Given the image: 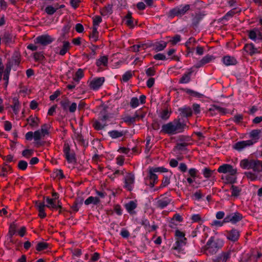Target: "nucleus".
<instances>
[{
    "label": "nucleus",
    "mask_w": 262,
    "mask_h": 262,
    "mask_svg": "<svg viewBox=\"0 0 262 262\" xmlns=\"http://www.w3.org/2000/svg\"><path fill=\"white\" fill-rule=\"evenodd\" d=\"M186 126V124L182 122L181 119L178 117L172 121L163 124L161 132L169 135H176L183 133Z\"/></svg>",
    "instance_id": "1"
},
{
    "label": "nucleus",
    "mask_w": 262,
    "mask_h": 262,
    "mask_svg": "<svg viewBox=\"0 0 262 262\" xmlns=\"http://www.w3.org/2000/svg\"><path fill=\"white\" fill-rule=\"evenodd\" d=\"M224 245V241L215 236H211L204 246V253L207 255L215 254Z\"/></svg>",
    "instance_id": "2"
},
{
    "label": "nucleus",
    "mask_w": 262,
    "mask_h": 262,
    "mask_svg": "<svg viewBox=\"0 0 262 262\" xmlns=\"http://www.w3.org/2000/svg\"><path fill=\"white\" fill-rule=\"evenodd\" d=\"M190 9L189 5H180L172 9L168 12V17L173 18L175 16L182 17Z\"/></svg>",
    "instance_id": "3"
},
{
    "label": "nucleus",
    "mask_w": 262,
    "mask_h": 262,
    "mask_svg": "<svg viewBox=\"0 0 262 262\" xmlns=\"http://www.w3.org/2000/svg\"><path fill=\"white\" fill-rule=\"evenodd\" d=\"M154 167L150 168L147 177L145 178V183L146 185L149 186L151 188L154 187L155 184L158 182V176L155 173L156 172L154 171Z\"/></svg>",
    "instance_id": "4"
},
{
    "label": "nucleus",
    "mask_w": 262,
    "mask_h": 262,
    "mask_svg": "<svg viewBox=\"0 0 262 262\" xmlns=\"http://www.w3.org/2000/svg\"><path fill=\"white\" fill-rule=\"evenodd\" d=\"M233 252L232 250L222 251L217 256L212 258V262H227L231 258Z\"/></svg>",
    "instance_id": "5"
},
{
    "label": "nucleus",
    "mask_w": 262,
    "mask_h": 262,
    "mask_svg": "<svg viewBox=\"0 0 262 262\" xmlns=\"http://www.w3.org/2000/svg\"><path fill=\"white\" fill-rule=\"evenodd\" d=\"M243 218V215L238 212L230 213L224 217V222L227 223L230 222L232 224H235L241 221Z\"/></svg>",
    "instance_id": "6"
},
{
    "label": "nucleus",
    "mask_w": 262,
    "mask_h": 262,
    "mask_svg": "<svg viewBox=\"0 0 262 262\" xmlns=\"http://www.w3.org/2000/svg\"><path fill=\"white\" fill-rule=\"evenodd\" d=\"M54 40V38L48 34H43L37 36L35 39V42L43 46H46L51 43Z\"/></svg>",
    "instance_id": "7"
},
{
    "label": "nucleus",
    "mask_w": 262,
    "mask_h": 262,
    "mask_svg": "<svg viewBox=\"0 0 262 262\" xmlns=\"http://www.w3.org/2000/svg\"><path fill=\"white\" fill-rule=\"evenodd\" d=\"M255 143V141H253V140L238 141L233 145V148L238 152H241L247 147L252 146Z\"/></svg>",
    "instance_id": "8"
},
{
    "label": "nucleus",
    "mask_w": 262,
    "mask_h": 262,
    "mask_svg": "<svg viewBox=\"0 0 262 262\" xmlns=\"http://www.w3.org/2000/svg\"><path fill=\"white\" fill-rule=\"evenodd\" d=\"M135 183V176L132 173H127L124 178V187L129 191H131Z\"/></svg>",
    "instance_id": "9"
},
{
    "label": "nucleus",
    "mask_w": 262,
    "mask_h": 262,
    "mask_svg": "<svg viewBox=\"0 0 262 262\" xmlns=\"http://www.w3.org/2000/svg\"><path fill=\"white\" fill-rule=\"evenodd\" d=\"M219 173H228L231 175L236 174L237 170L233 167L228 164H224L221 165L217 169Z\"/></svg>",
    "instance_id": "10"
},
{
    "label": "nucleus",
    "mask_w": 262,
    "mask_h": 262,
    "mask_svg": "<svg viewBox=\"0 0 262 262\" xmlns=\"http://www.w3.org/2000/svg\"><path fill=\"white\" fill-rule=\"evenodd\" d=\"M108 118L107 115H104L102 116L98 120H95L93 123V127L96 130H101L107 126L106 120Z\"/></svg>",
    "instance_id": "11"
},
{
    "label": "nucleus",
    "mask_w": 262,
    "mask_h": 262,
    "mask_svg": "<svg viewBox=\"0 0 262 262\" xmlns=\"http://www.w3.org/2000/svg\"><path fill=\"white\" fill-rule=\"evenodd\" d=\"M63 39H62V37H59L57 40V42H61L63 43L61 49L59 50V48H55L56 53L61 56L64 55L70 48V43L69 41L63 40Z\"/></svg>",
    "instance_id": "12"
},
{
    "label": "nucleus",
    "mask_w": 262,
    "mask_h": 262,
    "mask_svg": "<svg viewBox=\"0 0 262 262\" xmlns=\"http://www.w3.org/2000/svg\"><path fill=\"white\" fill-rule=\"evenodd\" d=\"M104 77H98L94 78L90 83V88L93 90H98L104 82Z\"/></svg>",
    "instance_id": "13"
},
{
    "label": "nucleus",
    "mask_w": 262,
    "mask_h": 262,
    "mask_svg": "<svg viewBox=\"0 0 262 262\" xmlns=\"http://www.w3.org/2000/svg\"><path fill=\"white\" fill-rule=\"evenodd\" d=\"M248 36L254 41L262 39V34L258 29L254 28L249 31Z\"/></svg>",
    "instance_id": "14"
},
{
    "label": "nucleus",
    "mask_w": 262,
    "mask_h": 262,
    "mask_svg": "<svg viewBox=\"0 0 262 262\" xmlns=\"http://www.w3.org/2000/svg\"><path fill=\"white\" fill-rule=\"evenodd\" d=\"M46 201L47 204L46 206L50 209L58 210L61 208L59 201H57V203H56L54 199H51L49 197L46 198Z\"/></svg>",
    "instance_id": "15"
},
{
    "label": "nucleus",
    "mask_w": 262,
    "mask_h": 262,
    "mask_svg": "<svg viewBox=\"0 0 262 262\" xmlns=\"http://www.w3.org/2000/svg\"><path fill=\"white\" fill-rule=\"evenodd\" d=\"M214 59V57L213 56L211 55H207L205 56L203 58L200 60L198 62H197L194 67L196 68H199L203 67L204 65L210 62L213 60Z\"/></svg>",
    "instance_id": "16"
},
{
    "label": "nucleus",
    "mask_w": 262,
    "mask_h": 262,
    "mask_svg": "<svg viewBox=\"0 0 262 262\" xmlns=\"http://www.w3.org/2000/svg\"><path fill=\"white\" fill-rule=\"evenodd\" d=\"M227 238L232 242H236L239 237V232L238 230L233 229L230 231H227Z\"/></svg>",
    "instance_id": "17"
},
{
    "label": "nucleus",
    "mask_w": 262,
    "mask_h": 262,
    "mask_svg": "<svg viewBox=\"0 0 262 262\" xmlns=\"http://www.w3.org/2000/svg\"><path fill=\"white\" fill-rule=\"evenodd\" d=\"M186 241L181 239H176L175 243L173 244L172 249L177 251L178 253H184L183 247L185 246L186 244Z\"/></svg>",
    "instance_id": "18"
},
{
    "label": "nucleus",
    "mask_w": 262,
    "mask_h": 262,
    "mask_svg": "<svg viewBox=\"0 0 262 262\" xmlns=\"http://www.w3.org/2000/svg\"><path fill=\"white\" fill-rule=\"evenodd\" d=\"M17 229V225L14 223H13L10 224L9 232L8 234V240L10 241V242L14 243V240L13 238V236L16 233Z\"/></svg>",
    "instance_id": "19"
},
{
    "label": "nucleus",
    "mask_w": 262,
    "mask_h": 262,
    "mask_svg": "<svg viewBox=\"0 0 262 262\" xmlns=\"http://www.w3.org/2000/svg\"><path fill=\"white\" fill-rule=\"evenodd\" d=\"M254 160L243 159L240 162V166L245 169H252L254 166Z\"/></svg>",
    "instance_id": "20"
},
{
    "label": "nucleus",
    "mask_w": 262,
    "mask_h": 262,
    "mask_svg": "<svg viewBox=\"0 0 262 262\" xmlns=\"http://www.w3.org/2000/svg\"><path fill=\"white\" fill-rule=\"evenodd\" d=\"M2 39L3 42L6 44L12 43L14 41L13 35L8 31H5L2 35Z\"/></svg>",
    "instance_id": "21"
},
{
    "label": "nucleus",
    "mask_w": 262,
    "mask_h": 262,
    "mask_svg": "<svg viewBox=\"0 0 262 262\" xmlns=\"http://www.w3.org/2000/svg\"><path fill=\"white\" fill-rule=\"evenodd\" d=\"M180 112V116L183 117H188L192 115V112L191 108L189 107L184 106L180 107L178 110Z\"/></svg>",
    "instance_id": "22"
},
{
    "label": "nucleus",
    "mask_w": 262,
    "mask_h": 262,
    "mask_svg": "<svg viewBox=\"0 0 262 262\" xmlns=\"http://www.w3.org/2000/svg\"><path fill=\"white\" fill-rule=\"evenodd\" d=\"M245 51L248 53L250 55L259 53L258 49L255 48L253 43H248L245 45L244 47Z\"/></svg>",
    "instance_id": "23"
},
{
    "label": "nucleus",
    "mask_w": 262,
    "mask_h": 262,
    "mask_svg": "<svg viewBox=\"0 0 262 262\" xmlns=\"http://www.w3.org/2000/svg\"><path fill=\"white\" fill-rule=\"evenodd\" d=\"M222 61L227 66L235 65L237 62L236 59L234 57L229 55L224 56L222 59Z\"/></svg>",
    "instance_id": "24"
},
{
    "label": "nucleus",
    "mask_w": 262,
    "mask_h": 262,
    "mask_svg": "<svg viewBox=\"0 0 262 262\" xmlns=\"http://www.w3.org/2000/svg\"><path fill=\"white\" fill-rule=\"evenodd\" d=\"M167 43L164 41L156 42L153 44L154 50L156 52L163 51L167 46Z\"/></svg>",
    "instance_id": "25"
},
{
    "label": "nucleus",
    "mask_w": 262,
    "mask_h": 262,
    "mask_svg": "<svg viewBox=\"0 0 262 262\" xmlns=\"http://www.w3.org/2000/svg\"><path fill=\"white\" fill-rule=\"evenodd\" d=\"M11 107L12 108L15 114H18L19 111L20 104L18 99L16 97L12 99V105H11Z\"/></svg>",
    "instance_id": "26"
},
{
    "label": "nucleus",
    "mask_w": 262,
    "mask_h": 262,
    "mask_svg": "<svg viewBox=\"0 0 262 262\" xmlns=\"http://www.w3.org/2000/svg\"><path fill=\"white\" fill-rule=\"evenodd\" d=\"M137 204L133 201H129L125 205V209L129 214H133L134 209L137 207Z\"/></svg>",
    "instance_id": "27"
},
{
    "label": "nucleus",
    "mask_w": 262,
    "mask_h": 262,
    "mask_svg": "<svg viewBox=\"0 0 262 262\" xmlns=\"http://www.w3.org/2000/svg\"><path fill=\"white\" fill-rule=\"evenodd\" d=\"M171 200L168 198L159 200L157 201V206L160 209H164L170 204Z\"/></svg>",
    "instance_id": "28"
},
{
    "label": "nucleus",
    "mask_w": 262,
    "mask_h": 262,
    "mask_svg": "<svg viewBox=\"0 0 262 262\" xmlns=\"http://www.w3.org/2000/svg\"><path fill=\"white\" fill-rule=\"evenodd\" d=\"M193 71L191 70L186 73H185L180 79V83H188L190 80V76Z\"/></svg>",
    "instance_id": "29"
},
{
    "label": "nucleus",
    "mask_w": 262,
    "mask_h": 262,
    "mask_svg": "<svg viewBox=\"0 0 262 262\" xmlns=\"http://www.w3.org/2000/svg\"><path fill=\"white\" fill-rule=\"evenodd\" d=\"M260 132L261 130L260 129H253L249 133V137L252 138L251 140L255 141L256 143L259 138V135Z\"/></svg>",
    "instance_id": "30"
},
{
    "label": "nucleus",
    "mask_w": 262,
    "mask_h": 262,
    "mask_svg": "<svg viewBox=\"0 0 262 262\" xmlns=\"http://www.w3.org/2000/svg\"><path fill=\"white\" fill-rule=\"evenodd\" d=\"M99 202L100 200L98 198L91 196L85 200V201H84V204L86 205H89L91 204H93L94 205H97Z\"/></svg>",
    "instance_id": "31"
},
{
    "label": "nucleus",
    "mask_w": 262,
    "mask_h": 262,
    "mask_svg": "<svg viewBox=\"0 0 262 262\" xmlns=\"http://www.w3.org/2000/svg\"><path fill=\"white\" fill-rule=\"evenodd\" d=\"M108 63V58L106 56H101L100 58L97 60L96 64L97 67H101L102 66H106Z\"/></svg>",
    "instance_id": "32"
},
{
    "label": "nucleus",
    "mask_w": 262,
    "mask_h": 262,
    "mask_svg": "<svg viewBox=\"0 0 262 262\" xmlns=\"http://www.w3.org/2000/svg\"><path fill=\"white\" fill-rule=\"evenodd\" d=\"M109 136L113 139H116L121 137L123 136L124 134L122 131H118L117 130H113L110 131L108 133Z\"/></svg>",
    "instance_id": "33"
},
{
    "label": "nucleus",
    "mask_w": 262,
    "mask_h": 262,
    "mask_svg": "<svg viewBox=\"0 0 262 262\" xmlns=\"http://www.w3.org/2000/svg\"><path fill=\"white\" fill-rule=\"evenodd\" d=\"M214 172V170H211L208 167H205L202 170V174L207 179L211 178Z\"/></svg>",
    "instance_id": "34"
},
{
    "label": "nucleus",
    "mask_w": 262,
    "mask_h": 262,
    "mask_svg": "<svg viewBox=\"0 0 262 262\" xmlns=\"http://www.w3.org/2000/svg\"><path fill=\"white\" fill-rule=\"evenodd\" d=\"M84 76L83 70L81 69H79L76 72L75 77H74L73 80L77 84L79 83V80Z\"/></svg>",
    "instance_id": "35"
},
{
    "label": "nucleus",
    "mask_w": 262,
    "mask_h": 262,
    "mask_svg": "<svg viewBox=\"0 0 262 262\" xmlns=\"http://www.w3.org/2000/svg\"><path fill=\"white\" fill-rule=\"evenodd\" d=\"M231 196L237 197L239 195L240 192H241L242 189L238 187V186L235 185H231Z\"/></svg>",
    "instance_id": "36"
},
{
    "label": "nucleus",
    "mask_w": 262,
    "mask_h": 262,
    "mask_svg": "<svg viewBox=\"0 0 262 262\" xmlns=\"http://www.w3.org/2000/svg\"><path fill=\"white\" fill-rule=\"evenodd\" d=\"M254 166H252V169L256 172L262 171V161L254 160Z\"/></svg>",
    "instance_id": "37"
},
{
    "label": "nucleus",
    "mask_w": 262,
    "mask_h": 262,
    "mask_svg": "<svg viewBox=\"0 0 262 262\" xmlns=\"http://www.w3.org/2000/svg\"><path fill=\"white\" fill-rule=\"evenodd\" d=\"M210 112H217L225 114L226 112V110L223 107H220L216 105H213L211 108H209Z\"/></svg>",
    "instance_id": "38"
},
{
    "label": "nucleus",
    "mask_w": 262,
    "mask_h": 262,
    "mask_svg": "<svg viewBox=\"0 0 262 262\" xmlns=\"http://www.w3.org/2000/svg\"><path fill=\"white\" fill-rule=\"evenodd\" d=\"M171 112L167 109L163 110L159 115V117L163 120H167L170 116Z\"/></svg>",
    "instance_id": "39"
},
{
    "label": "nucleus",
    "mask_w": 262,
    "mask_h": 262,
    "mask_svg": "<svg viewBox=\"0 0 262 262\" xmlns=\"http://www.w3.org/2000/svg\"><path fill=\"white\" fill-rule=\"evenodd\" d=\"M20 58L18 56L13 57L11 60L9 62V64L13 67H17L20 63Z\"/></svg>",
    "instance_id": "40"
},
{
    "label": "nucleus",
    "mask_w": 262,
    "mask_h": 262,
    "mask_svg": "<svg viewBox=\"0 0 262 262\" xmlns=\"http://www.w3.org/2000/svg\"><path fill=\"white\" fill-rule=\"evenodd\" d=\"M28 122L30 125L35 127L38 125L39 119L37 117H30L27 119Z\"/></svg>",
    "instance_id": "41"
},
{
    "label": "nucleus",
    "mask_w": 262,
    "mask_h": 262,
    "mask_svg": "<svg viewBox=\"0 0 262 262\" xmlns=\"http://www.w3.org/2000/svg\"><path fill=\"white\" fill-rule=\"evenodd\" d=\"M112 13V7L111 5H108L105 7L101 11V14L103 16H105L108 14H111Z\"/></svg>",
    "instance_id": "42"
},
{
    "label": "nucleus",
    "mask_w": 262,
    "mask_h": 262,
    "mask_svg": "<svg viewBox=\"0 0 262 262\" xmlns=\"http://www.w3.org/2000/svg\"><path fill=\"white\" fill-rule=\"evenodd\" d=\"M71 28V25L70 23H68L67 24L64 25L62 29V35L60 37H62V39H64L65 35L69 33Z\"/></svg>",
    "instance_id": "43"
},
{
    "label": "nucleus",
    "mask_w": 262,
    "mask_h": 262,
    "mask_svg": "<svg viewBox=\"0 0 262 262\" xmlns=\"http://www.w3.org/2000/svg\"><path fill=\"white\" fill-rule=\"evenodd\" d=\"M65 157L69 163H73L76 162V158L74 154L70 152L69 154L66 155Z\"/></svg>",
    "instance_id": "44"
},
{
    "label": "nucleus",
    "mask_w": 262,
    "mask_h": 262,
    "mask_svg": "<svg viewBox=\"0 0 262 262\" xmlns=\"http://www.w3.org/2000/svg\"><path fill=\"white\" fill-rule=\"evenodd\" d=\"M133 76L132 73L130 71L126 72L122 77V80L123 82L128 81Z\"/></svg>",
    "instance_id": "45"
},
{
    "label": "nucleus",
    "mask_w": 262,
    "mask_h": 262,
    "mask_svg": "<svg viewBox=\"0 0 262 262\" xmlns=\"http://www.w3.org/2000/svg\"><path fill=\"white\" fill-rule=\"evenodd\" d=\"M175 236L176 237V239L187 240L186 238L185 237V233L179 230H177L176 231Z\"/></svg>",
    "instance_id": "46"
},
{
    "label": "nucleus",
    "mask_w": 262,
    "mask_h": 262,
    "mask_svg": "<svg viewBox=\"0 0 262 262\" xmlns=\"http://www.w3.org/2000/svg\"><path fill=\"white\" fill-rule=\"evenodd\" d=\"M225 179L227 183L233 184L236 181V174L231 175L229 174L225 176Z\"/></svg>",
    "instance_id": "47"
},
{
    "label": "nucleus",
    "mask_w": 262,
    "mask_h": 262,
    "mask_svg": "<svg viewBox=\"0 0 262 262\" xmlns=\"http://www.w3.org/2000/svg\"><path fill=\"white\" fill-rule=\"evenodd\" d=\"M189 145V143H177L175 148L179 150H185L186 149V147Z\"/></svg>",
    "instance_id": "48"
},
{
    "label": "nucleus",
    "mask_w": 262,
    "mask_h": 262,
    "mask_svg": "<svg viewBox=\"0 0 262 262\" xmlns=\"http://www.w3.org/2000/svg\"><path fill=\"white\" fill-rule=\"evenodd\" d=\"M170 183V177L168 176H165L163 177V179L160 188H162L167 186Z\"/></svg>",
    "instance_id": "49"
},
{
    "label": "nucleus",
    "mask_w": 262,
    "mask_h": 262,
    "mask_svg": "<svg viewBox=\"0 0 262 262\" xmlns=\"http://www.w3.org/2000/svg\"><path fill=\"white\" fill-rule=\"evenodd\" d=\"M190 140L191 138L189 136H181L179 137L177 143H188Z\"/></svg>",
    "instance_id": "50"
},
{
    "label": "nucleus",
    "mask_w": 262,
    "mask_h": 262,
    "mask_svg": "<svg viewBox=\"0 0 262 262\" xmlns=\"http://www.w3.org/2000/svg\"><path fill=\"white\" fill-rule=\"evenodd\" d=\"M58 10V8H54L52 6H48L45 9L46 12L49 15H53Z\"/></svg>",
    "instance_id": "51"
},
{
    "label": "nucleus",
    "mask_w": 262,
    "mask_h": 262,
    "mask_svg": "<svg viewBox=\"0 0 262 262\" xmlns=\"http://www.w3.org/2000/svg\"><path fill=\"white\" fill-rule=\"evenodd\" d=\"M48 244L45 242H39L37 244L36 246V250L38 251H42L48 248Z\"/></svg>",
    "instance_id": "52"
},
{
    "label": "nucleus",
    "mask_w": 262,
    "mask_h": 262,
    "mask_svg": "<svg viewBox=\"0 0 262 262\" xmlns=\"http://www.w3.org/2000/svg\"><path fill=\"white\" fill-rule=\"evenodd\" d=\"M139 104V100L137 97H133L130 102V106L133 108H136Z\"/></svg>",
    "instance_id": "53"
},
{
    "label": "nucleus",
    "mask_w": 262,
    "mask_h": 262,
    "mask_svg": "<svg viewBox=\"0 0 262 262\" xmlns=\"http://www.w3.org/2000/svg\"><path fill=\"white\" fill-rule=\"evenodd\" d=\"M53 176L54 177L58 178L60 179H62L64 178L63 171L61 169L55 170L53 173Z\"/></svg>",
    "instance_id": "54"
},
{
    "label": "nucleus",
    "mask_w": 262,
    "mask_h": 262,
    "mask_svg": "<svg viewBox=\"0 0 262 262\" xmlns=\"http://www.w3.org/2000/svg\"><path fill=\"white\" fill-rule=\"evenodd\" d=\"M28 163L24 160H20L18 164V167L19 169L25 170L27 169Z\"/></svg>",
    "instance_id": "55"
},
{
    "label": "nucleus",
    "mask_w": 262,
    "mask_h": 262,
    "mask_svg": "<svg viewBox=\"0 0 262 262\" xmlns=\"http://www.w3.org/2000/svg\"><path fill=\"white\" fill-rule=\"evenodd\" d=\"M70 101L68 99H65L60 102V105L64 111H67L69 109Z\"/></svg>",
    "instance_id": "56"
},
{
    "label": "nucleus",
    "mask_w": 262,
    "mask_h": 262,
    "mask_svg": "<svg viewBox=\"0 0 262 262\" xmlns=\"http://www.w3.org/2000/svg\"><path fill=\"white\" fill-rule=\"evenodd\" d=\"M245 175L247 177L248 179H250L251 181H254L257 178V176L256 175V174L252 172H245Z\"/></svg>",
    "instance_id": "57"
},
{
    "label": "nucleus",
    "mask_w": 262,
    "mask_h": 262,
    "mask_svg": "<svg viewBox=\"0 0 262 262\" xmlns=\"http://www.w3.org/2000/svg\"><path fill=\"white\" fill-rule=\"evenodd\" d=\"M130 48L132 49V51L135 52H138L140 51V49L141 48H142L143 50H144V45L143 44H142V45H133V46H132L130 47Z\"/></svg>",
    "instance_id": "58"
},
{
    "label": "nucleus",
    "mask_w": 262,
    "mask_h": 262,
    "mask_svg": "<svg viewBox=\"0 0 262 262\" xmlns=\"http://www.w3.org/2000/svg\"><path fill=\"white\" fill-rule=\"evenodd\" d=\"M181 36L179 34L174 35L170 40V42L173 45H176L181 40Z\"/></svg>",
    "instance_id": "59"
},
{
    "label": "nucleus",
    "mask_w": 262,
    "mask_h": 262,
    "mask_svg": "<svg viewBox=\"0 0 262 262\" xmlns=\"http://www.w3.org/2000/svg\"><path fill=\"white\" fill-rule=\"evenodd\" d=\"M243 119V116L241 114H237L235 115L232 120L236 123H239L242 121Z\"/></svg>",
    "instance_id": "60"
},
{
    "label": "nucleus",
    "mask_w": 262,
    "mask_h": 262,
    "mask_svg": "<svg viewBox=\"0 0 262 262\" xmlns=\"http://www.w3.org/2000/svg\"><path fill=\"white\" fill-rule=\"evenodd\" d=\"M154 58L157 60H165L167 59L165 55L162 53H158L155 55Z\"/></svg>",
    "instance_id": "61"
},
{
    "label": "nucleus",
    "mask_w": 262,
    "mask_h": 262,
    "mask_svg": "<svg viewBox=\"0 0 262 262\" xmlns=\"http://www.w3.org/2000/svg\"><path fill=\"white\" fill-rule=\"evenodd\" d=\"M141 224L144 227V228L147 230L148 228H150V225L149 221L146 219H143L141 221Z\"/></svg>",
    "instance_id": "62"
},
{
    "label": "nucleus",
    "mask_w": 262,
    "mask_h": 262,
    "mask_svg": "<svg viewBox=\"0 0 262 262\" xmlns=\"http://www.w3.org/2000/svg\"><path fill=\"white\" fill-rule=\"evenodd\" d=\"M35 206L38 211L44 210L45 207H46L44 203L39 202L37 201L35 202Z\"/></svg>",
    "instance_id": "63"
},
{
    "label": "nucleus",
    "mask_w": 262,
    "mask_h": 262,
    "mask_svg": "<svg viewBox=\"0 0 262 262\" xmlns=\"http://www.w3.org/2000/svg\"><path fill=\"white\" fill-rule=\"evenodd\" d=\"M198 172V170L194 168H192L189 169L188 173L191 177L194 179L196 177V174Z\"/></svg>",
    "instance_id": "64"
}]
</instances>
